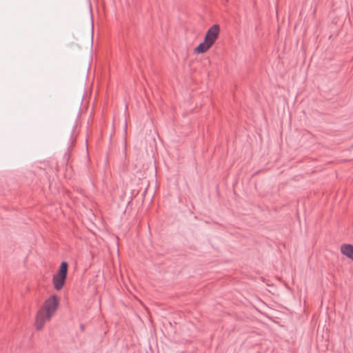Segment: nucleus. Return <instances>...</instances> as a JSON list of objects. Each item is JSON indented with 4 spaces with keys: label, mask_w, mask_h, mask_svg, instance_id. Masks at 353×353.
Masks as SVG:
<instances>
[{
    "label": "nucleus",
    "mask_w": 353,
    "mask_h": 353,
    "mask_svg": "<svg viewBox=\"0 0 353 353\" xmlns=\"http://www.w3.org/2000/svg\"><path fill=\"white\" fill-rule=\"evenodd\" d=\"M341 252L343 254L353 261V245L345 243L341 246Z\"/></svg>",
    "instance_id": "5"
},
{
    "label": "nucleus",
    "mask_w": 353,
    "mask_h": 353,
    "mask_svg": "<svg viewBox=\"0 0 353 353\" xmlns=\"http://www.w3.org/2000/svg\"><path fill=\"white\" fill-rule=\"evenodd\" d=\"M226 1H228V0H225Z\"/></svg>",
    "instance_id": "6"
},
{
    "label": "nucleus",
    "mask_w": 353,
    "mask_h": 353,
    "mask_svg": "<svg viewBox=\"0 0 353 353\" xmlns=\"http://www.w3.org/2000/svg\"><path fill=\"white\" fill-rule=\"evenodd\" d=\"M68 263L62 261L59 265L57 272L53 276L52 283L57 290H60L63 287L68 274Z\"/></svg>",
    "instance_id": "2"
},
{
    "label": "nucleus",
    "mask_w": 353,
    "mask_h": 353,
    "mask_svg": "<svg viewBox=\"0 0 353 353\" xmlns=\"http://www.w3.org/2000/svg\"><path fill=\"white\" fill-rule=\"evenodd\" d=\"M220 33V26L219 24H214L206 32L204 39L210 43L212 46L218 39Z\"/></svg>",
    "instance_id": "3"
},
{
    "label": "nucleus",
    "mask_w": 353,
    "mask_h": 353,
    "mask_svg": "<svg viewBox=\"0 0 353 353\" xmlns=\"http://www.w3.org/2000/svg\"><path fill=\"white\" fill-rule=\"evenodd\" d=\"M212 46L205 39L200 43L194 49V54H202L208 50Z\"/></svg>",
    "instance_id": "4"
},
{
    "label": "nucleus",
    "mask_w": 353,
    "mask_h": 353,
    "mask_svg": "<svg viewBox=\"0 0 353 353\" xmlns=\"http://www.w3.org/2000/svg\"><path fill=\"white\" fill-rule=\"evenodd\" d=\"M59 304V299L56 295L50 296L46 300L43 307L38 311L35 325L37 330L42 329L45 323L49 321L56 312Z\"/></svg>",
    "instance_id": "1"
}]
</instances>
